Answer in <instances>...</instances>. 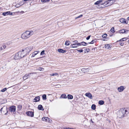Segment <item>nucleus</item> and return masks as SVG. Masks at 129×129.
<instances>
[{
  "label": "nucleus",
  "instance_id": "nucleus-1",
  "mask_svg": "<svg viewBox=\"0 0 129 129\" xmlns=\"http://www.w3.org/2000/svg\"><path fill=\"white\" fill-rule=\"evenodd\" d=\"M128 108H126V109L123 108L120 109V110L117 112V117L120 118H122L126 116L129 112L128 111Z\"/></svg>",
  "mask_w": 129,
  "mask_h": 129
},
{
  "label": "nucleus",
  "instance_id": "nucleus-2",
  "mask_svg": "<svg viewBox=\"0 0 129 129\" xmlns=\"http://www.w3.org/2000/svg\"><path fill=\"white\" fill-rule=\"evenodd\" d=\"M33 34L34 32L33 31H29L27 30L21 34V37L23 39H26L29 37Z\"/></svg>",
  "mask_w": 129,
  "mask_h": 129
},
{
  "label": "nucleus",
  "instance_id": "nucleus-3",
  "mask_svg": "<svg viewBox=\"0 0 129 129\" xmlns=\"http://www.w3.org/2000/svg\"><path fill=\"white\" fill-rule=\"evenodd\" d=\"M26 55L27 53H25L24 51H22V50L21 51H19L18 53H16V55H19L20 56H19L20 57V58L24 57Z\"/></svg>",
  "mask_w": 129,
  "mask_h": 129
},
{
  "label": "nucleus",
  "instance_id": "nucleus-4",
  "mask_svg": "<svg viewBox=\"0 0 129 129\" xmlns=\"http://www.w3.org/2000/svg\"><path fill=\"white\" fill-rule=\"evenodd\" d=\"M115 2V0H108L106 2L105 4H106V6H110L113 3Z\"/></svg>",
  "mask_w": 129,
  "mask_h": 129
},
{
  "label": "nucleus",
  "instance_id": "nucleus-5",
  "mask_svg": "<svg viewBox=\"0 0 129 129\" xmlns=\"http://www.w3.org/2000/svg\"><path fill=\"white\" fill-rule=\"evenodd\" d=\"M16 107L15 106H12L8 108L9 110L11 112H14L16 111Z\"/></svg>",
  "mask_w": 129,
  "mask_h": 129
},
{
  "label": "nucleus",
  "instance_id": "nucleus-6",
  "mask_svg": "<svg viewBox=\"0 0 129 129\" xmlns=\"http://www.w3.org/2000/svg\"><path fill=\"white\" fill-rule=\"evenodd\" d=\"M31 49L29 47H26L25 49L22 50V51H24L25 53H27V55L31 51Z\"/></svg>",
  "mask_w": 129,
  "mask_h": 129
},
{
  "label": "nucleus",
  "instance_id": "nucleus-7",
  "mask_svg": "<svg viewBox=\"0 0 129 129\" xmlns=\"http://www.w3.org/2000/svg\"><path fill=\"white\" fill-rule=\"evenodd\" d=\"M26 114L28 116L31 117H33L34 116V112L32 111H28L26 112Z\"/></svg>",
  "mask_w": 129,
  "mask_h": 129
},
{
  "label": "nucleus",
  "instance_id": "nucleus-8",
  "mask_svg": "<svg viewBox=\"0 0 129 129\" xmlns=\"http://www.w3.org/2000/svg\"><path fill=\"white\" fill-rule=\"evenodd\" d=\"M32 73H29L28 74H26L23 77V79L24 80L27 79L30 76V75L32 74Z\"/></svg>",
  "mask_w": 129,
  "mask_h": 129
},
{
  "label": "nucleus",
  "instance_id": "nucleus-9",
  "mask_svg": "<svg viewBox=\"0 0 129 129\" xmlns=\"http://www.w3.org/2000/svg\"><path fill=\"white\" fill-rule=\"evenodd\" d=\"M90 69L89 68H83L81 69V71L84 73H87L89 72Z\"/></svg>",
  "mask_w": 129,
  "mask_h": 129
},
{
  "label": "nucleus",
  "instance_id": "nucleus-10",
  "mask_svg": "<svg viewBox=\"0 0 129 129\" xmlns=\"http://www.w3.org/2000/svg\"><path fill=\"white\" fill-rule=\"evenodd\" d=\"M85 95L86 96L88 97V98L90 99H92V95L90 93L88 92L86 93L85 94Z\"/></svg>",
  "mask_w": 129,
  "mask_h": 129
},
{
  "label": "nucleus",
  "instance_id": "nucleus-11",
  "mask_svg": "<svg viewBox=\"0 0 129 129\" xmlns=\"http://www.w3.org/2000/svg\"><path fill=\"white\" fill-rule=\"evenodd\" d=\"M120 21L122 23H125L126 24L128 23V22L126 21V20L124 19L121 18L120 20Z\"/></svg>",
  "mask_w": 129,
  "mask_h": 129
},
{
  "label": "nucleus",
  "instance_id": "nucleus-12",
  "mask_svg": "<svg viewBox=\"0 0 129 129\" xmlns=\"http://www.w3.org/2000/svg\"><path fill=\"white\" fill-rule=\"evenodd\" d=\"M57 51L59 53H66L67 52L66 50H64L61 49H58Z\"/></svg>",
  "mask_w": 129,
  "mask_h": 129
},
{
  "label": "nucleus",
  "instance_id": "nucleus-13",
  "mask_svg": "<svg viewBox=\"0 0 129 129\" xmlns=\"http://www.w3.org/2000/svg\"><path fill=\"white\" fill-rule=\"evenodd\" d=\"M124 86H121L118 88V90L119 92H121L123 91L124 89Z\"/></svg>",
  "mask_w": 129,
  "mask_h": 129
},
{
  "label": "nucleus",
  "instance_id": "nucleus-14",
  "mask_svg": "<svg viewBox=\"0 0 129 129\" xmlns=\"http://www.w3.org/2000/svg\"><path fill=\"white\" fill-rule=\"evenodd\" d=\"M34 101L33 102H36L39 101L40 100V97L39 96L36 97L34 99Z\"/></svg>",
  "mask_w": 129,
  "mask_h": 129
},
{
  "label": "nucleus",
  "instance_id": "nucleus-15",
  "mask_svg": "<svg viewBox=\"0 0 129 129\" xmlns=\"http://www.w3.org/2000/svg\"><path fill=\"white\" fill-rule=\"evenodd\" d=\"M39 52V51H36L34 52L32 54H31L30 56H31V57H34Z\"/></svg>",
  "mask_w": 129,
  "mask_h": 129
},
{
  "label": "nucleus",
  "instance_id": "nucleus-16",
  "mask_svg": "<svg viewBox=\"0 0 129 129\" xmlns=\"http://www.w3.org/2000/svg\"><path fill=\"white\" fill-rule=\"evenodd\" d=\"M102 36L104 38H105V39L103 40L104 41L107 40L109 39L108 38H106V37L107 36V35L106 34L103 35Z\"/></svg>",
  "mask_w": 129,
  "mask_h": 129
},
{
  "label": "nucleus",
  "instance_id": "nucleus-17",
  "mask_svg": "<svg viewBox=\"0 0 129 129\" xmlns=\"http://www.w3.org/2000/svg\"><path fill=\"white\" fill-rule=\"evenodd\" d=\"M128 30H126L125 29H122L119 31V32L120 33H126V31H128Z\"/></svg>",
  "mask_w": 129,
  "mask_h": 129
},
{
  "label": "nucleus",
  "instance_id": "nucleus-18",
  "mask_svg": "<svg viewBox=\"0 0 129 129\" xmlns=\"http://www.w3.org/2000/svg\"><path fill=\"white\" fill-rule=\"evenodd\" d=\"M19 55H16V54L14 56V58L16 60H18L20 59V57Z\"/></svg>",
  "mask_w": 129,
  "mask_h": 129
},
{
  "label": "nucleus",
  "instance_id": "nucleus-19",
  "mask_svg": "<svg viewBox=\"0 0 129 129\" xmlns=\"http://www.w3.org/2000/svg\"><path fill=\"white\" fill-rule=\"evenodd\" d=\"M103 1L102 0H99L98 1L96 2H95L94 4L95 5H99V6L100 4V3H101Z\"/></svg>",
  "mask_w": 129,
  "mask_h": 129
},
{
  "label": "nucleus",
  "instance_id": "nucleus-20",
  "mask_svg": "<svg viewBox=\"0 0 129 129\" xmlns=\"http://www.w3.org/2000/svg\"><path fill=\"white\" fill-rule=\"evenodd\" d=\"M38 109L40 110H44L42 106V105H38Z\"/></svg>",
  "mask_w": 129,
  "mask_h": 129
},
{
  "label": "nucleus",
  "instance_id": "nucleus-21",
  "mask_svg": "<svg viewBox=\"0 0 129 129\" xmlns=\"http://www.w3.org/2000/svg\"><path fill=\"white\" fill-rule=\"evenodd\" d=\"M78 45L77 44H72L71 46L70 47L71 48H76L78 47Z\"/></svg>",
  "mask_w": 129,
  "mask_h": 129
},
{
  "label": "nucleus",
  "instance_id": "nucleus-22",
  "mask_svg": "<svg viewBox=\"0 0 129 129\" xmlns=\"http://www.w3.org/2000/svg\"><path fill=\"white\" fill-rule=\"evenodd\" d=\"M10 13V11H7L4 12L3 13L2 15L4 16H5L7 15H8L9 14V13Z\"/></svg>",
  "mask_w": 129,
  "mask_h": 129
},
{
  "label": "nucleus",
  "instance_id": "nucleus-23",
  "mask_svg": "<svg viewBox=\"0 0 129 129\" xmlns=\"http://www.w3.org/2000/svg\"><path fill=\"white\" fill-rule=\"evenodd\" d=\"M60 98H63L64 99H66L67 98V96L65 94H62L60 97Z\"/></svg>",
  "mask_w": 129,
  "mask_h": 129
},
{
  "label": "nucleus",
  "instance_id": "nucleus-24",
  "mask_svg": "<svg viewBox=\"0 0 129 129\" xmlns=\"http://www.w3.org/2000/svg\"><path fill=\"white\" fill-rule=\"evenodd\" d=\"M48 118L46 117H43L42 118V120L45 121H47L48 120Z\"/></svg>",
  "mask_w": 129,
  "mask_h": 129
},
{
  "label": "nucleus",
  "instance_id": "nucleus-25",
  "mask_svg": "<svg viewBox=\"0 0 129 129\" xmlns=\"http://www.w3.org/2000/svg\"><path fill=\"white\" fill-rule=\"evenodd\" d=\"M68 98L69 99H73V96L70 94H68L67 96Z\"/></svg>",
  "mask_w": 129,
  "mask_h": 129
},
{
  "label": "nucleus",
  "instance_id": "nucleus-26",
  "mask_svg": "<svg viewBox=\"0 0 129 129\" xmlns=\"http://www.w3.org/2000/svg\"><path fill=\"white\" fill-rule=\"evenodd\" d=\"M104 103V101H102V100H101L99 102V104L100 105H102Z\"/></svg>",
  "mask_w": 129,
  "mask_h": 129
},
{
  "label": "nucleus",
  "instance_id": "nucleus-27",
  "mask_svg": "<svg viewBox=\"0 0 129 129\" xmlns=\"http://www.w3.org/2000/svg\"><path fill=\"white\" fill-rule=\"evenodd\" d=\"M91 109L93 110H95L96 109V105L94 104H93L91 106Z\"/></svg>",
  "mask_w": 129,
  "mask_h": 129
},
{
  "label": "nucleus",
  "instance_id": "nucleus-28",
  "mask_svg": "<svg viewBox=\"0 0 129 129\" xmlns=\"http://www.w3.org/2000/svg\"><path fill=\"white\" fill-rule=\"evenodd\" d=\"M110 45L109 44H107V45H106L105 46V47L107 49H109L110 47Z\"/></svg>",
  "mask_w": 129,
  "mask_h": 129
},
{
  "label": "nucleus",
  "instance_id": "nucleus-29",
  "mask_svg": "<svg viewBox=\"0 0 129 129\" xmlns=\"http://www.w3.org/2000/svg\"><path fill=\"white\" fill-rule=\"evenodd\" d=\"M22 108V106L21 105H19L17 106L18 110L19 111Z\"/></svg>",
  "mask_w": 129,
  "mask_h": 129
},
{
  "label": "nucleus",
  "instance_id": "nucleus-30",
  "mask_svg": "<svg viewBox=\"0 0 129 129\" xmlns=\"http://www.w3.org/2000/svg\"><path fill=\"white\" fill-rule=\"evenodd\" d=\"M42 97L43 99V100H46V95L45 94H43L42 96Z\"/></svg>",
  "mask_w": 129,
  "mask_h": 129
},
{
  "label": "nucleus",
  "instance_id": "nucleus-31",
  "mask_svg": "<svg viewBox=\"0 0 129 129\" xmlns=\"http://www.w3.org/2000/svg\"><path fill=\"white\" fill-rule=\"evenodd\" d=\"M37 69L39 70L40 71H43L44 70V69L43 68L40 67H39Z\"/></svg>",
  "mask_w": 129,
  "mask_h": 129
},
{
  "label": "nucleus",
  "instance_id": "nucleus-32",
  "mask_svg": "<svg viewBox=\"0 0 129 129\" xmlns=\"http://www.w3.org/2000/svg\"><path fill=\"white\" fill-rule=\"evenodd\" d=\"M82 45L83 46H86L88 43L84 42H82Z\"/></svg>",
  "mask_w": 129,
  "mask_h": 129
},
{
  "label": "nucleus",
  "instance_id": "nucleus-33",
  "mask_svg": "<svg viewBox=\"0 0 129 129\" xmlns=\"http://www.w3.org/2000/svg\"><path fill=\"white\" fill-rule=\"evenodd\" d=\"M58 75V74L57 73H52L51 74H50V75L51 76H56Z\"/></svg>",
  "mask_w": 129,
  "mask_h": 129
},
{
  "label": "nucleus",
  "instance_id": "nucleus-34",
  "mask_svg": "<svg viewBox=\"0 0 129 129\" xmlns=\"http://www.w3.org/2000/svg\"><path fill=\"white\" fill-rule=\"evenodd\" d=\"M111 31L113 32V33H114L115 31L114 30V27H112L111 29Z\"/></svg>",
  "mask_w": 129,
  "mask_h": 129
},
{
  "label": "nucleus",
  "instance_id": "nucleus-35",
  "mask_svg": "<svg viewBox=\"0 0 129 129\" xmlns=\"http://www.w3.org/2000/svg\"><path fill=\"white\" fill-rule=\"evenodd\" d=\"M95 41V40H92V41H91V42L88 43L90 44H93L94 42H96Z\"/></svg>",
  "mask_w": 129,
  "mask_h": 129
},
{
  "label": "nucleus",
  "instance_id": "nucleus-36",
  "mask_svg": "<svg viewBox=\"0 0 129 129\" xmlns=\"http://www.w3.org/2000/svg\"><path fill=\"white\" fill-rule=\"evenodd\" d=\"M49 0H41V1L42 3H45L48 2Z\"/></svg>",
  "mask_w": 129,
  "mask_h": 129
},
{
  "label": "nucleus",
  "instance_id": "nucleus-37",
  "mask_svg": "<svg viewBox=\"0 0 129 129\" xmlns=\"http://www.w3.org/2000/svg\"><path fill=\"white\" fill-rule=\"evenodd\" d=\"M70 44L69 43V41H66L65 42V45L66 46H68Z\"/></svg>",
  "mask_w": 129,
  "mask_h": 129
},
{
  "label": "nucleus",
  "instance_id": "nucleus-38",
  "mask_svg": "<svg viewBox=\"0 0 129 129\" xmlns=\"http://www.w3.org/2000/svg\"><path fill=\"white\" fill-rule=\"evenodd\" d=\"M7 88H4L3 89H2V90H1V91L3 92H4L7 90Z\"/></svg>",
  "mask_w": 129,
  "mask_h": 129
},
{
  "label": "nucleus",
  "instance_id": "nucleus-39",
  "mask_svg": "<svg viewBox=\"0 0 129 129\" xmlns=\"http://www.w3.org/2000/svg\"><path fill=\"white\" fill-rule=\"evenodd\" d=\"M21 5H20V4H17L15 6V7L16 8H18Z\"/></svg>",
  "mask_w": 129,
  "mask_h": 129
},
{
  "label": "nucleus",
  "instance_id": "nucleus-40",
  "mask_svg": "<svg viewBox=\"0 0 129 129\" xmlns=\"http://www.w3.org/2000/svg\"><path fill=\"white\" fill-rule=\"evenodd\" d=\"M45 51L44 50H43L41 52L40 54L41 55H43L44 54Z\"/></svg>",
  "mask_w": 129,
  "mask_h": 129
},
{
  "label": "nucleus",
  "instance_id": "nucleus-41",
  "mask_svg": "<svg viewBox=\"0 0 129 129\" xmlns=\"http://www.w3.org/2000/svg\"><path fill=\"white\" fill-rule=\"evenodd\" d=\"M82 16H83L82 15H80L78 16L77 17L75 18V19H77L79 18H80L81 17H82Z\"/></svg>",
  "mask_w": 129,
  "mask_h": 129
},
{
  "label": "nucleus",
  "instance_id": "nucleus-42",
  "mask_svg": "<svg viewBox=\"0 0 129 129\" xmlns=\"http://www.w3.org/2000/svg\"><path fill=\"white\" fill-rule=\"evenodd\" d=\"M77 51H78L80 52H83V50L82 49H81V50H78V49H76Z\"/></svg>",
  "mask_w": 129,
  "mask_h": 129
},
{
  "label": "nucleus",
  "instance_id": "nucleus-43",
  "mask_svg": "<svg viewBox=\"0 0 129 129\" xmlns=\"http://www.w3.org/2000/svg\"><path fill=\"white\" fill-rule=\"evenodd\" d=\"M127 38H122V41H125L126 40H127Z\"/></svg>",
  "mask_w": 129,
  "mask_h": 129
},
{
  "label": "nucleus",
  "instance_id": "nucleus-44",
  "mask_svg": "<svg viewBox=\"0 0 129 129\" xmlns=\"http://www.w3.org/2000/svg\"><path fill=\"white\" fill-rule=\"evenodd\" d=\"M85 50V52H86V51L87 52H88L89 51V49H86Z\"/></svg>",
  "mask_w": 129,
  "mask_h": 129
},
{
  "label": "nucleus",
  "instance_id": "nucleus-45",
  "mask_svg": "<svg viewBox=\"0 0 129 129\" xmlns=\"http://www.w3.org/2000/svg\"><path fill=\"white\" fill-rule=\"evenodd\" d=\"M119 44L121 46H123L124 45V43L123 42H120Z\"/></svg>",
  "mask_w": 129,
  "mask_h": 129
},
{
  "label": "nucleus",
  "instance_id": "nucleus-46",
  "mask_svg": "<svg viewBox=\"0 0 129 129\" xmlns=\"http://www.w3.org/2000/svg\"><path fill=\"white\" fill-rule=\"evenodd\" d=\"M78 43V41H77L76 40L73 41V44H77Z\"/></svg>",
  "mask_w": 129,
  "mask_h": 129
},
{
  "label": "nucleus",
  "instance_id": "nucleus-47",
  "mask_svg": "<svg viewBox=\"0 0 129 129\" xmlns=\"http://www.w3.org/2000/svg\"><path fill=\"white\" fill-rule=\"evenodd\" d=\"M90 36H88L86 38V39L87 40H89L90 38Z\"/></svg>",
  "mask_w": 129,
  "mask_h": 129
},
{
  "label": "nucleus",
  "instance_id": "nucleus-48",
  "mask_svg": "<svg viewBox=\"0 0 129 129\" xmlns=\"http://www.w3.org/2000/svg\"><path fill=\"white\" fill-rule=\"evenodd\" d=\"M77 44H78V46H81V45H82V42H81V43H77Z\"/></svg>",
  "mask_w": 129,
  "mask_h": 129
},
{
  "label": "nucleus",
  "instance_id": "nucleus-49",
  "mask_svg": "<svg viewBox=\"0 0 129 129\" xmlns=\"http://www.w3.org/2000/svg\"><path fill=\"white\" fill-rule=\"evenodd\" d=\"M122 41H122V39H120V40H118V41H117V42H122Z\"/></svg>",
  "mask_w": 129,
  "mask_h": 129
},
{
  "label": "nucleus",
  "instance_id": "nucleus-50",
  "mask_svg": "<svg viewBox=\"0 0 129 129\" xmlns=\"http://www.w3.org/2000/svg\"><path fill=\"white\" fill-rule=\"evenodd\" d=\"M13 13H14H14H11L10 12V13H9V15H14V14H13Z\"/></svg>",
  "mask_w": 129,
  "mask_h": 129
},
{
  "label": "nucleus",
  "instance_id": "nucleus-51",
  "mask_svg": "<svg viewBox=\"0 0 129 129\" xmlns=\"http://www.w3.org/2000/svg\"><path fill=\"white\" fill-rule=\"evenodd\" d=\"M4 107H3L2 108H1V109L0 110V111L1 112L3 109L4 108Z\"/></svg>",
  "mask_w": 129,
  "mask_h": 129
},
{
  "label": "nucleus",
  "instance_id": "nucleus-52",
  "mask_svg": "<svg viewBox=\"0 0 129 129\" xmlns=\"http://www.w3.org/2000/svg\"><path fill=\"white\" fill-rule=\"evenodd\" d=\"M19 12L20 13H24V12L23 11H21Z\"/></svg>",
  "mask_w": 129,
  "mask_h": 129
},
{
  "label": "nucleus",
  "instance_id": "nucleus-53",
  "mask_svg": "<svg viewBox=\"0 0 129 129\" xmlns=\"http://www.w3.org/2000/svg\"><path fill=\"white\" fill-rule=\"evenodd\" d=\"M3 48H4V49H5V48H6V46L5 45H4L3 46Z\"/></svg>",
  "mask_w": 129,
  "mask_h": 129
},
{
  "label": "nucleus",
  "instance_id": "nucleus-54",
  "mask_svg": "<svg viewBox=\"0 0 129 129\" xmlns=\"http://www.w3.org/2000/svg\"><path fill=\"white\" fill-rule=\"evenodd\" d=\"M0 49L1 50H3V48L2 47H0Z\"/></svg>",
  "mask_w": 129,
  "mask_h": 129
},
{
  "label": "nucleus",
  "instance_id": "nucleus-55",
  "mask_svg": "<svg viewBox=\"0 0 129 129\" xmlns=\"http://www.w3.org/2000/svg\"><path fill=\"white\" fill-rule=\"evenodd\" d=\"M31 0H23V1H30Z\"/></svg>",
  "mask_w": 129,
  "mask_h": 129
},
{
  "label": "nucleus",
  "instance_id": "nucleus-56",
  "mask_svg": "<svg viewBox=\"0 0 129 129\" xmlns=\"http://www.w3.org/2000/svg\"><path fill=\"white\" fill-rule=\"evenodd\" d=\"M66 129H74V128H66Z\"/></svg>",
  "mask_w": 129,
  "mask_h": 129
},
{
  "label": "nucleus",
  "instance_id": "nucleus-57",
  "mask_svg": "<svg viewBox=\"0 0 129 129\" xmlns=\"http://www.w3.org/2000/svg\"><path fill=\"white\" fill-rule=\"evenodd\" d=\"M127 19L128 20H129V17H127Z\"/></svg>",
  "mask_w": 129,
  "mask_h": 129
},
{
  "label": "nucleus",
  "instance_id": "nucleus-58",
  "mask_svg": "<svg viewBox=\"0 0 129 129\" xmlns=\"http://www.w3.org/2000/svg\"><path fill=\"white\" fill-rule=\"evenodd\" d=\"M42 57H39V58H37V59H39V58H41Z\"/></svg>",
  "mask_w": 129,
  "mask_h": 129
},
{
  "label": "nucleus",
  "instance_id": "nucleus-59",
  "mask_svg": "<svg viewBox=\"0 0 129 129\" xmlns=\"http://www.w3.org/2000/svg\"><path fill=\"white\" fill-rule=\"evenodd\" d=\"M91 122H92V123H93V121H92V120L91 119Z\"/></svg>",
  "mask_w": 129,
  "mask_h": 129
},
{
  "label": "nucleus",
  "instance_id": "nucleus-60",
  "mask_svg": "<svg viewBox=\"0 0 129 129\" xmlns=\"http://www.w3.org/2000/svg\"><path fill=\"white\" fill-rule=\"evenodd\" d=\"M128 43H129V40L128 41Z\"/></svg>",
  "mask_w": 129,
  "mask_h": 129
},
{
  "label": "nucleus",
  "instance_id": "nucleus-61",
  "mask_svg": "<svg viewBox=\"0 0 129 129\" xmlns=\"http://www.w3.org/2000/svg\"><path fill=\"white\" fill-rule=\"evenodd\" d=\"M128 31H126V34H127V33Z\"/></svg>",
  "mask_w": 129,
  "mask_h": 129
},
{
  "label": "nucleus",
  "instance_id": "nucleus-62",
  "mask_svg": "<svg viewBox=\"0 0 129 129\" xmlns=\"http://www.w3.org/2000/svg\"><path fill=\"white\" fill-rule=\"evenodd\" d=\"M128 37H129V35Z\"/></svg>",
  "mask_w": 129,
  "mask_h": 129
}]
</instances>
